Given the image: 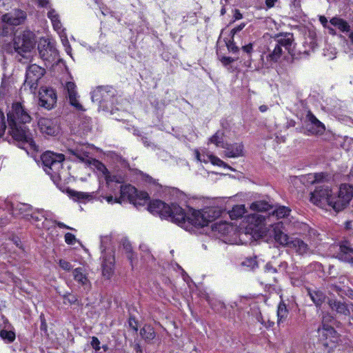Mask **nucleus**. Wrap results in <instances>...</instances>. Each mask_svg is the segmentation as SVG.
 <instances>
[{"mask_svg":"<svg viewBox=\"0 0 353 353\" xmlns=\"http://www.w3.org/2000/svg\"><path fill=\"white\" fill-rule=\"evenodd\" d=\"M148 210L170 221L190 233H196L199 228L207 226L221 216V210L217 207H208L194 210L187 207L183 209L176 203L166 204L160 200L150 201Z\"/></svg>","mask_w":353,"mask_h":353,"instance_id":"nucleus-1","label":"nucleus"},{"mask_svg":"<svg viewBox=\"0 0 353 353\" xmlns=\"http://www.w3.org/2000/svg\"><path fill=\"white\" fill-rule=\"evenodd\" d=\"M92 150V145L87 143H77L75 141H70L68 143V150L73 156V160H78L79 162L91 166L94 169H96L101 176L104 177L108 192L105 194H101L98 199L101 202H102L103 200H105L109 204L121 203L122 202L114 183L117 184L122 183V177L111 174L104 164L93 159L90 156Z\"/></svg>","mask_w":353,"mask_h":353,"instance_id":"nucleus-2","label":"nucleus"},{"mask_svg":"<svg viewBox=\"0 0 353 353\" xmlns=\"http://www.w3.org/2000/svg\"><path fill=\"white\" fill-rule=\"evenodd\" d=\"M7 117L8 132L17 142L18 146L25 150L28 154L37 152L39 146L35 143L32 134L26 126L32 121V117L23 103L19 101L12 103Z\"/></svg>","mask_w":353,"mask_h":353,"instance_id":"nucleus-3","label":"nucleus"},{"mask_svg":"<svg viewBox=\"0 0 353 353\" xmlns=\"http://www.w3.org/2000/svg\"><path fill=\"white\" fill-rule=\"evenodd\" d=\"M353 196L352 187L347 184H342L336 193H333L327 185L318 186L311 193L310 201L314 205L324 208L327 206L339 212L343 210L352 200Z\"/></svg>","mask_w":353,"mask_h":353,"instance_id":"nucleus-4","label":"nucleus"},{"mask_svg":"<svg viewBox=\"0 0 353 353\" xmlns=\"http://www.w3.org/2000/svg\"><path fill=\"white\" fill-rule=\"evenodd\" d=\"M35 43L34 33L29 30H24L17 32L12 43L3 47V49L8 53L16 54L15 58L19 61L26 63L31 57Z\"/></svg>","mask_w":353,"mask_h":353,"instance_id":"nucleus-5","label":"nucleus"},{"mask_svg":"<svg viewBox=\"0 0 353 353\" xmlns=\"http://www.w3.org/2000/svg\"><path fill=\"white\" fill-rule=\"evenodd\" d=\"M33 210L28 203L0 199V224H5L11 216L28 220Z\"/></svg>","mask_w":353,"mask_h":353,"instance_id":"nucleus-6","label":"nucleus"},{"mask_svg":"<svg viewBox=\"0 0 353 353\" xmlns=\"http://www.w3.org/2000/svg\"><path fill=\"white\" fill-rule=\"evenodd\" d=\"M283 225V222H277L271 225L269 230L270 235L274 237L276 242L294 250L299 254H307L310 251L307 244L300 239L290 237L282 230Z\"/></svg>","mask_w":353,"mask_h":353,"instance_id":"nucleus-7","label":"nucleus"},{"mask_svg":"<svg viewBox=\"0 0 353 353\" xmlns=\"http://www.w3.org/2000/svg\"><path fill=\"white\" fill-rule=\"evenodd\" d=\"M293 35L290 33L277 35L270 43V52L266 56L268 64L272 65L278 62L285 52L291 54L293 50Z\"/></svg>","mask_w":353,"mask_h":353,"instance_id":"nucleus-8","label":"nucleus"},{"mask_svg":"<svg viewBox=\"0 0 353 353\" xmlns=\"http://www.w3.org/2000/svg\"><path fill=\"white\" fill-rule=\"evenodd\" d=\"M41 159L44 171L50 176L53 182L57 184L61 180V172L63 169L64 155L47 151L41 155Z\"/></svg>","mask_w":353,"mask_h":353,"instance_id":"nucleus-9","label":"nucleus"},{"mask_svg":"<svg viewBox=\"0 0 353 353\" xmlns=\"http://www.w3.org/2000/svg\"><path fill=\"white\" fill-rule=\"evenodd\" d=\"M100 248L102 257V274L106 279H110L114 270V254L112 248V237L110 235L101 237Z\"/></svg>","mask_w":353,"mask_h":353,"instance_id":"nucleus-10","label":"nucleus"},{"mask_svg":"<svg viewBox=\"0 0 353 353\" xmlns=\"http://www.w3.org/2000/svg\"><path fill=\"white\" fill-rule=\"evenodd\" d=\"M121 202L128 201L135 206L144 205L149 201V195L145 192H138L137 189L130 185H121L114 183Z\"/></svg>","mask_w":353,"mask_h":353,"instance_id":"nucleus-11","label":"nucleus"},{"mask_svg":"<svg viewBox=\"0 0 353 353\" xmlns=\"http://www.w3.org/2000/svg\"><path fill=\"white\" fill-rule=\"evenodd\" d=\"M48 18L50 20L52 26L54 31L59 34L62 45L64 47L65 52L72 58V48L69 43L65 29L63 27L61 21L60 15L58 12L53 8H50L46 12Z\"/></svg>","mask_w":353,"mask_h":353,"instance_id":"nucleus-12","label":"nucleus"},{"mask_svg":"<svg viewBox=\"0 0 353 353\" xmlns=\"http://www.w3.org/2000/svg\"><path fill=\"white\" fill-rule=\"evenodd\" d=\"M45 74V69L37 64H32L26 69L24 89L28 88L30 92H34L38 87V82Z\"/></svg>","mask_w":353,"mask_h":353,"instance_id":"nucleus-13","label":"nucleus"},{"mask_svg":"<svg viewBox=\"0 0 353 353\" xmlns=\"http://www.w3.org/2000/svg\"><path fill=\"white\" fill-rule=\"evenodd\" d=\"M38 50L40 57L48 63L56 62L58 60V51L54 43L48 39L41 38L40 39Z\"/></svg>","mask_w":353,"mask_h":353,"instance_id":"nucleus-14","label":"nucleus"},{"mask_svg":"<svg viewBox=\"0 0 353 353\" xmlns=\"http://www.w3.org/2000/svg\"><path fill=\"white\" fill-rule=\"evenodd\" d=\"M330 316H324L322 321V327L319 329V334L325 338L323 345L330 349L336 347L338 336L335 330L330 325L326 324L327 319Z\"/></svg>","mask_w":353,"mask_h":353,"instance_id":"nucleus-15","label":"nucleus"},{"mask_svg":"<svg viewBox=\"0 0 353 353\" xmlns=\"http://www.w3.org/2000/svg\"><path fill=\"white\" fill-rule=\"evenodd\" d=\"M290 212L291 210L288 207L283 205H276L268 219H270L272 217H276L277 219H284V221H282L283 223L282 228L283 232H285L287 231L292 230V228H296V226H299L300 223L296 221L292 222L291 221L288 224L286 223V219H288Z\"/></svg>","mask_w":353,"mask_h":353,"instance_id":"nucleus-16","label":"nucleus"},{"mask_svg":"<svg viewBox=\"0 0 353 353\" xmlns=\"http://www.w3.org/2000/svg\"><path fill=\"white\" fill-rule=\"evenodd\" d=\"M305 129L310 134H321L325 131V125L309 111L305 119Z\"/></svg>","mask_w":353,"mask_h":353,"instance_id":"nucleus-17","label":"nucleus"},{"mask_svg":"<svg viewBox=\"0 0 353 353\" xmlns=\"http://www.w3.org/2000/svg\"><path fill=\"white\" fill-rule=\"evenodd\" d=\"M53 214L43 209L35 208L33 210L30 219L28 220L37 228H44V221L53 220Z\"/></svg>","mask_w":353,"mask_h":353,"instance_id":"nucleus-18","label":"nucleus"},{"mask_svg":"<svg viewBox=\"0 0 353 353\" xmlns=\"http://www.w3.org/2000/svg\"><path fill=\"white\" fill-rule=\"evenodd\" d=\"M39 94V105L48 110L52 109L57 102L54 90L52 88H45L42 90Z\"/></svg>","mask_w":353,"mask_h":353,"instance_id":"nucleus-19","label":"nucleus"},{"mask_svg":"<svg viewBox=\"0 0 353 353\" xmlns=\"http://www.w3.org/2000/svg\"><path fill=\"white\" fill-rule=\"evenodd\" d=\"M26 18V12L21 10H14L11 12L2 14L1 16V20L3 23L12 26H18L22 23Z\"/></svg>","mask_w":353,"mask_h":353,"instance_id":"nucleus-20","label":"nucleus"},{"mask_svg":"<svg viewBox=\"0 0 353 353\" xmlns=\"http://www.w3.org/2000/svg\"><path fill=\"white\" fill-rule=\"evenodd\" d=\"M329 306L332 311L345 316L353 313V305L336 299H330L328 302Z\"/></svg>","mask_w":353,"mask_h":353,"instance_id":"nucleus-21","label":"nucleus"},{"mask_svg":"<svg viewBox=\"0 0 353 353\" xmlns=\"http://www.w3.org/2000/svg\"><path fill=\"white\" fill-rule=\"evenodd\" d=\"M195 155L197 161L203 163L210 162L214 165H217L219 167L227 168L230 169V167L228 166L225 163H224L222 160H221L217 157L214 156L213 154L205 153L204 151L200 152L196 150L195 152Z\"/></svg>","mask_w":353,"mask_h":353,"instance_id":"nucleus-22","label":"nucleus"},{"mask_svg":"<svg viewBox=\"0 0 353 353\" xmlns=\"http://www.w3.org/2000/svg\"><path fill=\"white\" fill-rule=\"evenodd\" d=\"M37 124L42 134L54 136L57 132L58 128L52 119L42 117L38 120Z\"/></svg>","mask_w":353,"mask_h":353,"instance_id":"nucleus-23","label":"nucleus"},{"mask_svg":"<svg viewBox=\"0 0 353 353\" xmlns=\"http://www.w3.org/2000/svg\"><path fill=\"white\" fill-rule=\"evenodd\" d=\"M72 276L78 285L83 287L85 290H89L90 289L91 283L84 268H75L72 272Z\"/></svg>","mask_w":353,"mask_h":353,"instance_id":"nucleus-24","label":"nucleus"},{"mask_svg":"<svg viewBox=\"0 0 353 353\" xmlns=\"http://www.w3.org/2000/svg\"><path fill=\"white\" fill-rule=\"evenodd\" d=\"M211 228L214 235H220V236H227L234 230L232 225L223 221H216L212 225Z\"/></svg>","mask_w":353,"mask_h":353,"instance_id":"nucleus-25","label":"nucleus"},{"mask_svg":"<svg viewBox=\"0 0 353 353\" xmlns=\"http://www.w3.org/2000/svg\"><path fill=\"white\" fill-rule=\"evenodd\" d=\"M223 149H225V156L228 158H236L243 155V145L242 143H227Z\"/></svg>","mask_w":353,"mask_h":353,"instance_id":"nucleus-26","label":"nucleus"},{"mask_svg":"<svg viewBox=\"0 0 353 353\" xmlns=\"http://www.w3.org/2000/svg\"><path fill=\"white\" fill-rule=\"evenodd\" d=\"M65 89L68 92V96L69 97L70 104L75 107L77 109L82 110L83 107L77 99V93L76 91V85L74 83L71 81L67 82L65 85Z\"/></svg>","mask_w":353,"mask_h":353,"instance_id":"nucleus-27","label":"nucleus"},{"mask_svg":"<svg viewBox=\"0 0 353 353\" xmlns=\"http://www.w3.org/2000/svg\"><path fill=\"white\" fill-rule=\"evenodd\" d=\"M121 249L122 252L126 255L129 260L132 268H134V263L137 260V256L134 253L132 246L128 239L124 238L121 241Z\"/></svg>","mask_w":353,"mask_h":353,"instance_id":"nucleus-28","label":"nucleus"},{"mask_svg":"<svg viewBox=\"0 0 353 353\" xmlns=\"http://www.w3.org/2000/svg\"><path fill=\"white\" fill-rule=\"evenodd\" d=\"M68 196L75 201L86 202L93 199L94 192L87 193L83 192H78L73 190L67 191Z\"/></svg>","mask_w":353,"mask_h":353,"instance_id":"nucleus-29","label":"nucleus"},{"mask_svg":"<svg viewBox=\"0 0 353 353\" xmlns=\"http://www.w3.org/2000/svg\"><path fill=\"white\" fill-rule=\"evenodd\" d=\"M247 219L249 223L248 230H255L256 227L268 223V221L265 216L257 214H253L248 216Z\"/></svg>","mask_w":353,"mask_h":353,"instance_id":"nucleus-30","label":"nucleus"},{"mask_svg":"<svg viewBox=\"0 0 353 353\" xmlns=\"http://www.w3.org/2000/svg\"><path fill=\"white\" fill-rule=\"evenodd\" d=\"M330 23L337 28L340 32L347 33L350 31V24L343 19L338 17H332L330 20Z\"/></svg>","mask_w":353,"mask_h":353,"instance_id":"nucleus-31","label":"nucleus"},{"mask_svg":"<svg viewBox=\"0 0 353 353\" xmlns=\"http://www.w3.org/2000/svg\"><path fill=\"white\" fill-rule=\"evenodd\" d=\"M340 252L338 254L337 257L339 259L353 263V249L343 245L340 246Z\"/></svg>","mask_w":353,"mask_h":353,"instance_id":"nucleus-32","label":"nucleus"},{"mask_svg":"<svg viewBox=\"0 0 353 353\" xmlns=\"http://www.w3.org/2000/svg\"><path fill=\"white\" fill-rule=\"evenodd\" d=\"M288 316V310L286 305L281 301L277 308V324L279 326L283 325Z\"/></svg>","mask_w":353,"mask_h":353,"instance_id":"nucleus-33","label":"nucleus"},{"mask_svg":"<svg viewBox=\"0 0 353 353\" xmlns=\"http://www.w3.org/2000/svg\"><path fill=\"white\" fill-rule=\"evenodd\" d=\"M308 294L316 306H320L325 299V294L319 290H308Z\"/></svg>","mask_w":353,"mask_h":353,"instance_id":"nucleus-34","label":"nucleus"},{"mask_svg":"<svg viewBox=\"0 0 353 353\" xmlns=\"http://www.w3.org/2000/svg\"><path fill=\"white\" fill-rule=\"evenodd\" d=\"M245 212L246 210L244 205H236L229 211L228 214L231 219L234 220L241 218Z\"/></svg>","mask_w":353,"mask_h":353,"instance_id":"nucleus-35","label":"nucleus"},{"mask_svg":"<svg viewBox=\"0 0 353 353\" xmlns=\"http://www.w3.org/2000/svg\"><path fill=\"white\" fill-rule=\"evenodd\" d=\"M272 208L271 205L265 201H257L250 205V209L256 212H266Z\"/></svg>","mask_w":353,"mask_h":353,"instance_id":"nucleus-36","label":"nucleus"},{"mask_svg":"<svg viewBox=\"0 0 353 353\" xmlns=\"http://www.w3.org/2000/svg\"><path fill=\"white\" fill-rule=\"evenodd\" d=\"M223 132L221 131H217L212 137L209 139L210 143L214 144L217 148H224L227 143L224 142L223 140Z\"/></svg>","mask_w":353,"mask_h":353,"instance_id":"nucleus-37","label":"nucleus"},{"mask_svg":"<svg viewBox=\"0 0 353 353\" xmlns=\"http://www.w3.org/2000/svg\"><path fill=\"white\" fill-rule=\"evenodd\" d=\"M108 93V88L105 87H99L94 90L92 93V101L93 102H97L100 106L103 103V99L101 98L102 94Z\"/></svg>","mask_w":353,"mask_h":353,"instance_id":"nucleus-38","label":"nucleus"},{"mask_svg":"<svg viewBox=\"0 0 353 353\" xmlns=\"http://www.w3.org/2000/svg\"><path fill=\"white\" fill-rule=\"evenodd\" d=\"M140 334L143 339L145 341H151L155 337V332L153 327L150 325H145L140 331Z\"/></svg>","mask_w":353,"mask_h":353,"instance_id":"nucleus-39","label":"nucleus"},{"mask_svg":"<svg viewBox=\"0 0 353 353\" xmlns=\"http://www.w3.org/2000/svg\"><path fill=\"white\" fill-rule=\"evenodd\" d=\"M339 285L335 284L334 287L336 288V292H338L340 294L343 292H345L347 291H350L348 287L346 286L349 282L348 279L345 276H340L339 278Z\"/></svg>","mask_w":353,"mask_h":353,"instance_id":"nucleus-40","label":"nucleus"},{"mask_svg":"<svg viewBox=\"0 0 353 353\" xmlns=\"http://www.w3.org/2000/svg\"><path fill=\"white\" fill-rule=\"evenodd\" d=\"M1 338L8 343L12 342L15 339V334L12 331H8L6 330H1L0 331Z\"/></svg>","mask_w":353,"mask_h":353,"instance_id":"nucleus-41","label":"nucleus"},{"mask_svg":"<svg viewBox=\"0 0 353 353\" xmlns=\"http://www.w3.org/2000/svg\"><path fill=\"white\" fill-rule=\"evenodd\" d=\"M323 173H313L307 175V181L314 183L319 182L323 179Z\"/></svg>","mask_w":353,"mask_h":353,"instance_id":"nucleus-42","label":"nucleus"},{"mask_svg":"<svg viewBox=\"0 0 353 353\" xmlns=\"http://www.w3.org/2000/svg\"><path fill=\"white\" fill-rule=\"evenodd\" d=\"M256 319L266 327H270L274 325L273 321H271L270 319H265V317L261 313L256 316Z\"/></svg>","mask_w":353,"mask_h":353,"instance_id":"nucleus-43","label":"nucleus"},{"mask_svg":"<svg viewBox=\"0 0 353 353\" xmlns=\"http://www.w3.org/2000/svg\"><path fill=\"white\" fill-rule=\"evenodd\" d=\"M6 129L5 117L3 113H0V139L4 135Z\"/></svg>","mask_w":353,"mask_h":353,"instance_id":"nucleus-44","label":"nucleus"},{"mask_svg":"<svg viewBox=\"0 0 353 353\" xmlns=\"http://www.w3.org/2000/svg\"><path fill=\"white\" fill-rule=\"evenodd\" d=\"M10 6V0H0V17L3 10H8Z\"/></svg>","mask_w":353,"mask_h":353,"instance_id":"nucleus-45","label":"nucleus"},{"mask_svg":"<svg viewBox=\"0 0 353 353\" xmlns=\"http://www.w3.org/2000/svg\"><path fill=\"white\" fill-rule=\"evenodd\" d=\"M35 2L39 7L46 8L47 11L50 10V8H52L49 0H35Z\"/></svg>","mask_w":353,"mask_h":353,"instance_id":"nucleus-46","label":"nucleus"},{"mask_svg":"<svg viewBox=\"0 0 353 353\" xmlns=\"http://www.w3.org/2000/svg\"><path fill=\"white\" fill-rule=\"evenodd\" d=\"M77 301H78L77 298L74 295L69 294L68 295L64 296L63 302L65 304L69 303V304L72 305V304L76 303Z\"/></svg>","mask_w":353,"mask_h":353,"instance_id":"nucleus-47","label":"nucleus"},{"mask_svg":"<svg viewBox=\"0 0 353 353\" xmlns=\"http://www.w3.org/2000/svg\"><path fill=\"white\" fill-rule=\"evenodd\" d=\"M65 241L68 245H74L76 242V237L72 233L68 232L65 234Z\"/></svg>","mask_w":353,"mask_h":353,"instance_id":"nucleus-48","label":"nucleus"},{"mask_svg":"<svg viewBox=\"0 0 353 353\" xmlns=\"http://www.w3.org/2000/svg\"><path fill=\"white\" fill-rule=\"evenodd\" d=\"M140 250L142 252L145 253V255L143 256L145 258V260H149L150 259H152V256L150 255L148 246L145 244L140 245Z\"/></svg>","mask_w":353,"mask_h":353,"instance_id":"nucleus-49","label":"nucleus"},{"mask_svg":"<svg viewBox=\"0 0 353 353\" xmlns=\"http://www.w3.org/2000/svg\"><path fill=\"white\" fill-rule=\"evenodd\" d=\"M91 346L93 349H94L96 351H98L101 349L100 347V341L96 336H92V340L90 342Z\"/></svg>","mask_w":353,"mask_h":353,"instance_id":"nucleus-50","label":"nucleus"},{"mask_svg":"<svg viewBox=\"0 0 353 353\" xmlns=\"http://www.w3.org/2000/svg\"><path fill=\"white\" fill-rule=\"evenodd\" d=\"M59 265L64 270H70L72 267L70 263L64 259L59 260Z\"/></svg>","mask_w":353,"mask_h":353,"instance_id":"nucleus-51","label":"nucleus"},{"mask_svg":"<svg viewBox=\"0 0 353 353\" xmlns=\"http://www.w3.org/2000/svg\"><path fill=\"white\" fill-rule=\"evenodd\" d=\"M81 129L83 130V132H88L90 130V119H86L84 121L81 125L80 126Z\"/></svg>","mask_w":353,"mask_h":353,"instance_id":"nucleus-52","label":"nucleus"},{"mask_svg":"<svg viewBox=\"0 0 353 353\" xmlns=\"http://www.w3.org/2000/svg\"><path fill=\"white\" fill-rule=\"evenodd\" d=\"M277 1L278 0H265V10H268L274 7Z\"/></svg>","mask_w":353,"mask_h":353,"instance_id":"nucleus-53","label":"nucleus"},{"mask_svg":"<svg viewBox=\"0 0 353 353\" xmlns=\"http://www.w3.org/2000/svg\"><path fill=\"white\" fill-rule=\"evenodd\" d=\"M13 244L15 245V246L17 248H18L19 249H21V250H23L22 248V244H21V242L20 241V239H19V237H14L11 241H10Z\"/></svg>","mask_w":353,"mask_h":353,"instance_id":"nucleus-54","label":"nucleus"},{"mask_svg":"<svg viewBox=\"0 0 353 353\" xmlns=\"http://www.w3.org/2000/svg\"><path fill=\"white\" fill-rule=\"evenodd\" d=\"M227 46L229 50H231L234 52H237L238 47L235 46V44L233 43V41H230L227 43Z\"/></svg>","mask_w":353,"mask_h":353,"instance_id":"nucleus-55","label":"nucleus"},{"mask_svg":"<svg viewBox=\"0 0 353 353\" xmlns=\"http://www.w3.org/2000/svg\"><path fill=\"white\" fill-rule=\"evenodd\" d=\"M244 26H245V25L243 23V24H241V25L234 28L231 30V34L232 35V37L234 36V34L236 33H237L238 32L241 31L244 28Z\"/></svg>","mask_w":353,"mask_h":353,"instance_id":"nucleus-56","label":"nucleus"},{"mask_svg":"<svg viewBox=\"0 0 353 353\" xmlns=\"http://www.w3.org/2000/svg\"><path fill=\"white\" fill-rule=\"evenodd\" d=\"M242 49L245 52L250 54L252 52V44L249 43L248 45L243 46Z\"/></svg>","mask_w":353,"mask_h":353,"instance_id":"nucleus-57","label":"nucleus"},{"mask_svg":"<svg viewBox=\"0 0 353 353\" xmlns=\"http://www.w3.org/2000/svg\"><path fill=\"white\" fill-rule=\"evenodd\" d=\"M319 21L321 22V23L323 25V26L324 28H327L328 26V21L327 19V18L324 16H320L319 17Z\"/></svg>","mask_w":353,"mask_h":353,"instance_id":"nucleus-58","label":"nucleus"},{"mask_svg":"<svg viewBox=\"0 0 353 353\" xmlns=\"http://www.w3.org/2000/svg\"><path fill=\"white\" fill-rule=\"evenodd\" d=\"M265 272H272L274 273L276 272V268H274L270 263H267L265 267Z\"/></svg>","mask_w":353,"mask_h":353,"instance_id":"nucleus-59","label":"nucleus"},{"mask_svg":"<svg viewBox=\"0 0 353 353\" xmlns=\"http://www.w3.org/2000/svg\"><path fill=\"white\" fill-rule=\"evenodd\" d=\"M54 223L58 225L59 228H65V229H68V230H73V228L66 225L65 224H64L62 222H60V221H54Z\"/></svg>","mask_w":353,"mask_h":353,"instance_id":"nucleus-60","label":"nucleus"},{"mask_svg":"<svg viewBox=\"0 0 353 353\" xmlns=\"http://www.w3.org/2000/svg\"><path fill=\"white\" fill-rule=\"evenodd\" d=\"M268 110V107L266 105H261L259 106V110L261 112H265Z\"/></svg>","mask_w":353,"mask_h":353,"instance_id":"nucleus-61","label":"nucleus"},{"mask_svg":"<svg viewBox=\"0 0 353 353\" xmlns=\"http://www.w3.org/2000/svg\"><path fill=\"white\" fill-rule=\"evenodd\" d=\"M326 28L328 30L329 33L330 34H332V35H335L336 34V31H335V30L333 28H332L330 26H327Z\"/></svg>","mask_w":353,"mask_h":353,"instance_id":"nucleus-62","label":"nucleus"},{"mask_svg":"<svg viewBox=\"0 0 353 353\" xmlns=\"http://www.w3.org/2000/svg\"><path fill=\"white\" fill-rule=\"evenodd\" d=\"M222 61L225 63H230L232 62V59L230 57H223Z\"/></svg>","mask_w":353,"mask_h":353,"instance_id":"nucleus-63","label":"nucleus"},{"mask_svg":"<svg viewBox=\"0 0 353 353\" xmlns=\"http://www.w3.org/2000/svg\"><path fill=\"white\" fill-rule=\"evenodd\" d=\"M348 33H349L348 37H349L350 40L351 41V42L353 43V32L350 31Z\"/></svg>","mask_w":353,"mask_h":353,"instance_id":"nucleus-64","label":"nucleus"}]
</instances>
